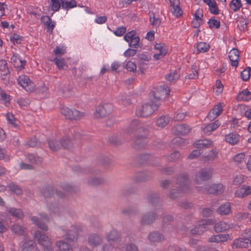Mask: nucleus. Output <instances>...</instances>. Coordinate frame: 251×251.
Here are the masks:
<instances>
[{"label":"nucleus","mask_w":251,"mask_h":251,"mask_svg":"<svg viewBox=\"0 0 251 251\" xmlns=\"http://www.w3.org/2000/svg\"><path fill=\"white\" fill-rule=\"evenodd\" d=\"M62 0H50V5L52 10L53 11H58L62 6Z\"/></svg>","instance_id":"3c124183"},{"label":"nucleus","mask_w":251,"mask_h":251,"mask_svg":"<svg viewBox=\"0 0 251 251\" xmlns=\"http://www.w3.org/2000/svg\"><path fill=\"white\" fill-rule=\"evenodd\" d=\"M233 226H234L232 224H228L224 221H220L215 224L214 230L217 232H221L231 229Z\"/></svg>","instance_id":"393cba45"},{"label":"nucleus","mask_w":251,"mask_h":251,"mask_svg":"<svg viewBox=\"0 0 251 251\" xmlns=\"http://www.w3.org/2000/svg\"><path fill=\"white\" fill-rule=\"evenodd\" d=\"M11 62L15 67L19 70H21L24 68L25 61L23 60L17 54H14L11 58Z\"/></svg>","instance_id":"a878e982"},{"label":"nucleus","mask_w":251,"mask_h":251,"mask_svg":"<svg viewBox=\"0 0 251 251\" xmlns=\"http://www.w3.org/2000/svg\"><path fill=\"white\" fill-rule=\"evenodd\" d=\"M11 229L13 232L18 235H23L25 232V228L18 224L13 225L11 226Z\"/></svg>","instance_id":"09e8293b"},{"label":"nucleus","mask_w":251,"mask_h":251,"mask_svg":"<svg viewBox=\"0 0 251 251\" xmlns=\"http://www.w3.org/2000/svg\"><path fill=\"white\" fill-rule=\"evenodd\" d=\"M218 151L216 149L211 150L208 154L203 157L202 160L204 162H211L218 157Z\"/></svg>","instance_id":"c85d7f7f"},{"label":"nucleus","mask_w":251,"mask_h":251,"mask_svg":"<svg viewBox=\"0 0 251 251\" xmlns=\"http://www.w3.org/2000/svg\"><path fill=\"white\" fill-rule=\"evenodd\" d=\"M148 175L144 172H141L137 174L135 176V180L137 182H142L148 179Z\"/></svg>","instance_id":"5fc2aeb1"},{"label":"nucleus","mask_w":251,"mask_h":251,"mask_svg":"<svg viewBox=\"0 0 251 251\" xmlns=\"http://www.w3.org/2000/svg\"><path fill=\"white\" fill-rule=\"evenodd\" d=\"M208 6L210 12L214 15H218L219 13V9L215 0H203Z\"/></svg>","instance_id":"cd10ccee"},{"label":"nucleus","mask_w":251,"mask_h":251,"mask_svg":"<svg viewBox=\"0 0 251 251\" xmlns=\"http://www.w3.org/2000/svg\"><path fill=\"white\" fill-rule=\"evenodd\" d=\"M212 175L211 169H202L196 175L195 181L197 184H201L202 181L210 179Z\"/></svg>","instance_id":"f8f14e48"},{"label":"nucleus","mask_w":251,"mask_h":251,"mask_svg":"<svg viewBox=\"0 0 251 251\" xmlns=\"http://www.w3.org/2000/svg\"><path fill=\"white\" fill-rule=\"evenodd\" d=\"M34 247L35 243L33 240H26L23 244L22 251H32Z\"/></svg>","instance_id":"ea45409f"},{"label":"nucleus","mask_w":251,"mask_h":251,"mask_svg":"<svg viewBox=\"0 0 251 251\" xmlns=\"http://www.w3.org/2000/svg\"><path fill=\"white\" fill-rule=\"evenodd\" d=\"M9 73L7 63L5 60H0V73L3 75H7Z\"/></svg>","instance_id":"49530a36"},{"label":"nucleus","mask_w":251,"mask_h":251,"mask_svg":"<svg viewBox=\"0 0 251 251\" xmlns=\"http://www.w3.org/2000/svg\"><path fill=\"white\" fill-rule=\"evenodd\" d=\"M113 111V106L111 103H105L99 105L94 113L96 118L100 119L108 116Z\"/></svg>","instance_id":"39448f33"},{"label":"nucleus","mask_w":251,"mask_h":251,"mask_svg":"<svg viewBox=\"0 0 251 251\" xmlns=\"http://www.w3.org/2000/svg\"><path fill=\"white\" fill-rule=\"evenodd\" d=\"M34 236L38 244L42 246L44 251H48L50 249L52 242L51 239L47 235L38 230L35 232Z\"/></svg>","instance_id":"0eeeda50"},{"label":"nucleus","mask_w":251,"mask_h":251,"mask_svg":"<svg viewBox=\"0 0 251 251\" xmlns=\"http://www.w3.org/2000/svg\"><path fill=\"white\" fill-rule=\"evenodd\" d=\"M190 131V128L187 125H177L174 126L172 128V132L176 134L185 135Z\"/></svg>","instance_id":"412c9836"},{"label":"nucleus","mask_w":251,"mask_h":251,"mask_svg":"<svg viewBox=\"0 0 251 251\" xmlns=\"http://www.w3.org/2000/svg\"><path fill=\"white\" fill-rule=\"evenodd\" d=\"M76 2L74 0L66 1L62 0V7L65 9H68L76 6Z\"/></svg>","instance_id":"864d4df0"},{"label":"nucleus","mask_w":251,"mask_h":251,"mask_svg":"<svg viewBox=\"0 0 251 251\" xmlns=\"http://www.w3.org/2000/svg\"><path fill=\"white\" fill-rule=\"evenodd\" d=\"M28 159L31 163L39 164L42 162V159L41 157L33 154H29L27 156Z\"/></svg>","instance_id":"13d9d810"},{"label":"nucleus","mask_w":251,"mask_h":251,"mask_svg":"<svg viewBox=\"0 0 251 251\" xmlns=\"http://www.w3.org/2000/svg\"><path fill=\"white\" fill-rule=\"evenodd\" d=\"M106 239L109 243H113L114 247L121 249L117 244L119 239V236L116 230H112L108 233L106 235Z\"/></svg>","instance_id":"4be33fe9"},{"label":"nucleus","mask_w":251,"mask_h":251,"mask_svg":"<svg viewBox=\"0 0 251 251\" xmlns=\"http://www.w3.org/2000/svg\"><path fill=\"white\" fill-rule=\"evenodd\" d=\"M52 61L55 63L59 69H65L68 67L64 58L56 57Z\"/></svg>","instance_id":"de8ad7c7"},{"label":"nucleus","mask_w":251,"mask_h":251,"mask_svg":"<svg viewBox=\"0 0 251 251\" xmlns=\"http://www.w3.org/2000/svg\"><path fill=\"white\" fill-rule=\"evenodd\" d=\"M170 89L168 86H161L156 91L152 92V96L155 101L160 102V100L163 97L169 96Z\"/></svg>","instance_id":"ddd939ff"},{"label":"nucleus","mask_w":251,"mask_h":251,"mask_svg":"<svg viewBox=\"0 0 251 251\" xmlns=\"http://www.w3.org/2000/svg\"><path fill=\"white\" fill-rule=\"evenodd\" d=\"M209 45L205 42H200L197 45V49L199 52H206L209 50Z\"/></svg>","instance_id":"603ef678"},{"label":"nucleus","mask_w":251,"mask_h":251,"mask_svg":"<svg viewBox=\"0 0 251 251\" xmlns=\"http://www.w3.org/2000/svg\"><path fill=\"white\" fill-rule=\"evenodd\" d=\"M187 112L183 109H180L177 112L174 116V119L176 121L183 120L186 116Z\"/></svg>","instance_id":"bf43d9fd"},{"label":"nucleus","mask_w":251,"mask_h":251,"mask_svg":"<svg viewBox=\"0 0 251 251\" xmlns=\"http://www.w3.org/2000/svg\"><path fill=\"white\" fill-rule=\"evenodd\" d=\"M104 180L101 177H92L88 180V184L91 186H95L102 184Z\"/></svg>","instance_id":"a18cd8bd"},{"label":"nucleus","mask_w":251,"mask_h":251,"mask_svg":"<svg viewBox=\"0 0 251 251\" xmlns=\"http://www.w3.org/2000/svg\"><path fill=\"white\" fill-rule=\"evenodd\" d=\"M240 136L236 133H230L225 137V140L229 144L234 145L238 143Z\"/></svg>","instance_id":"7c9ffc66"},{"label":"nucleus","mask_w":251,"mask_h":251,"mask_svg":"<svg viewBox=\"0 0 251 251\" xmlns=\"http://www.w3.org/2000/svg\"><path fill=\"white\" fill-rule=\"evenodd\" d=\"M10 40L14 44H19L22 40V38L20 35L17 34H13L10 36Z\"/></svg>","instance_id":"774afa93"},{"label":"nucleus","mask_w":251,"mask_h":251,"mask_svg":"<svg viewBox=\"0 0 251 251\" xmlns=\"http://www.w3.org/2000/svg\"><path fill=\"white\" fill-rule=\"evenodd\" d=\"M220 126V123L219 121H216L213 123L209 124L206 126L203 129V132L209 135L212 131L215 130Z\"/></svg>","instance_id":"72a5a7b5"},{"label":"nucleus","mask_w":251,"mask_h":251,"mask_svg":"<svg viewBox=\"0 0 251 251\" xmlns=\"http://www.w3.org/2000/svg\"><path fill=\"white\" fill-rule=\"evenodd\" d=\"M87 243L92 248H95L101 244L102 239L96 234H92L88 236Z\"/></svg>","instance_id":"a211bd4d"},{"label":"nucleus","mask_w":251,"mask_h":251,"mask_svg":"<svg viewBox=\"0 0 251 251\" xmlns=\"http://www.w3.org/2000/svg\"><path fill=\"white\" fill-rule=\"evenodd\" d=\"M217 213L221 215H229L231 212V206L229 202L221 205L217 209Z\"/></svg>","instance_id":"2f4dec72"},{"label":"nucleus","mask_w":251,"mask_h":251,"mask_svg":"<svg viewBox=\"0 0 251 251\" xmlns=\"http://www.w3.org/2000/svg\"><path fill=\"white\" fill-rule=\"evenodd\" d=\"M237 99L239 101H249L251 99V93L248 89H244L238 94Z\"/></svg>","instance_id":"f704fd0d"},{"label":"nucleus","mask_w":251,"mask_h":251,"mask_svg":"<svg viewBox=\"0 0 251 251\" xmlns=\"http://www.w3.org/2000/svg\"><path fill=\"white\" fill-rule=\"evenodd\" d=\"M160 104V102L152 99L149 102L139 106L136 111V114L139 117H148L158 109Z\"/></svg>","instance_id":"7ed1b4c3"},{"label":"nucleus","mask_w":251,"mask_h":251,"mask_svg":"<svg viewBox=\"0 0 251 251\" xmlns=\"http://www.w3.org/2000/svg\"><path fill=\"white\" fill-rule=\"evenodd\" d=\"M228 57L232 66L237 67L239 59V52L235 48L232 49L229 52Z\"/></svg>","instance_id":"6ab92c4d"},{"label":"nucleus","mask_w":251,"mask_h":251,"mask_svg":"<svg viewBox=\"0 0 251 251\" xmlns=\"http://www.w3.org/2000/svg\"><path fill=\"white\" fill-rule=\"evenodd\" d=\"M148 239L151 242H159L164 240V237L158 232H152L148 235Z\"/></svg>","instance_id":"473e14b6"},{"label":"nucleus","mask_w":251,"mask_h":251,"mask_svg":"<svg viewBox=\"0 0 251 251\" xmlns=\"http://www.w3.org/2000/svg\"><path fill=\"white\" fill-rule=\"evenodd\" d=\"M10 190L16 194L17 195H20L22 193V189L18 185L14 183H11L8 185Z\"/></svg>","instance_id":"052dcab7"},{"label":"nucleus","mask_w":251,"mask_h":251,"mask_svg":"<svg viewBox=\"0 0 251 251\" xmlns=\"http://www.w3.org/2000/svg\"><path fill=\"white\" fill-rule=\"evenodd\" d=\"M248 22L244 19L237 21V25L240 30H244L247 26Z\"/></svg>","instance_id":"338daca9"},{"label":"nucleus","mask_w":251,"mask_h":251,"mask_svg":"<svg viewBox=\"0 0 251 251\" xmlns=\"http://www.w3.org/2000/svg\"><path fill=\"white\" fill-rule=\"evenodd\" d=\"M171 10L172 14L178 17L182 14V11L179 6V0H170Z\"/></svg>","instance_id":"aec40b11"},{"label":"nucleus","mask_w":251,"mask_h":251,"mask_svg":"<svg viewBox=\"0 0 251 251\" xmlns=\"http://www.w3.org/2000/svg\"><path fill=\"white\" fill-rule=\"evenodd\" d=\"M125 68L129 72H134L136 70L137 66L136 64L131 61H128L126 66Z\"/></svg>","instance_id":"e2e57ef3"},{"label":"nucleus","mask_w":251,"mask_h":251,"mask_svg":"<svg viewBox=\"0 0 251 251\" xmlns=\"http://www.w3.org/2000/svg\"><path fill=\"white\" fill-rule=\"evenodd\" d=\"M39 215L40 218L36 216H33L31 217V220L39 228L43 230L47 231L48 229V226L45 223H43V221L47 222H49V217L46 214L42 213Z\"/></svg>","instance_id":"9b49d317"},{"label":"nucleus","mask_w":251,"mask_h":251,"mask_svg":"<svg viewBox=\"0 0 251 251\" xmlns=\"http://www.w3.org/2000/svg\"><path fill=\"white\" fill-rule=\"evenodd\" d=\"M213 144V142L207 140H199L195 144V147L198 149L207 148L211 147Z\"/></svg>","instance_id":"c756f323"},{"label":"nucleus","mask_w":251,"mask_h":251,"mask_svg":"<svg viewBox=\"0 0 251 251\" xmlns=\"http://www.w3.org/2000/svg\"><path fill=\"white\" fill-rule=\"evenodd\" d=\"M150 22L152 25L158 27L161 23V20L158 17L155 16V15L152 13V15H150Z\"/></svg>","instance_id":"6e6d98bb"},{"label":"nucleus","mask_w":251,"mask_h":251,"mask_svg":"<svg viewBox=\"0 0 251 251\" xmlns=\"http://www.w3.org/2000/svg\"><path fill=\"white\" fill-rule=\"evenodd\" d=\"M245 157V154L244 153H240L235 155L233 160L238 164H241L244 161Z\"/></svg>","instance_id":"0e129e2a"},{"label":"nucleus","mask_w":251,"mask_h":251,"mask_svg":"<svg viewBox=\"0 0 251 251\" xmlns=\"http://www.w3.org/2000/svg\"><path fill=\"white\" fill-rule=\"evenodd\" d=\"M156 215L153 212H147L141 217L140 223L142 225H148L153 223L156 219Z\"/></svg>","instance_id":"2eb2a0df"},{"label":"nucleus","mask_w":251,"mask_h":251,"mask_svg":"<svg viewBox=\"0 0 251 251\" xmlns=\"http://www.w3.org/2000/svg\"><path fill=\"white\" fill-rule=\"evenodd\" d=\"M126 132L127 133L133 134L135 138V143L138 146L137 148H142L145 145L148 130L138 121H132Z\"/></svg>","instance_id":"f257e3e1"},{"label":"nucleus","mask_w":251,"mask_h":251,"mask_svg":"<svg viewBox=\"0 0 251 251\" xmlns=\"http://www.w3.org/2000/svg\"><path fill=\"white\" fill-rule=\"evenodd\" d=\"M229 239H230V237L228 234H220L212 236L210 238H209L208 241L211 243H219L220 242L227 241Z\"/></svg>","instance_id":"bb28decb"},{"label":"nucleus","mask_w":251,"mask_h":251,"mask_svg":"<svg viewBox=\"0 0 251 251\" xmlns=\"http://www.w3.org/2000/svg\"><path fill=\"white\" fill-rule=\"evenodd\" d=\"M199 191L203 193L221 194L223 192V185L221 184H214L205 185L204 186L199 187Z\"/></svg>","instance_id":"6e6552de"},{"label":"nucleus","mask_w":251,"mask_h":251,"mask_svg":"<svg viewBox=\"0 0 251 251\" xmlns=\"http://www.w3.org/2000/svg\"><path fill=\"white\" fill-rule=\"evenodd\" d=\"M156 123L158 126L163 127L169 123V118L167 116H162L156 120Z\"/></svg>","instance_id":"79ce46f5"},{"label":"nucleus","mask_w":251,"mask_h":251,"mask_svg":"<svg viewBox=\"0 0 251 251\" xmlns=\"http://www.w3.org/2000/svg\"><path fill=\"white\" fill-rule=\"evenodd\" d=\"M223 111V106L221 103L216 105L209 112L207 118L210 120H213L219 116Z\"/></svg>","instance_id":"b1692460"},{"label":"nucleus","mask_w":251,"mask_h":251,"mask_svg":"<svg viewBox=\"0 0 251 251\" xmlns=\"http://www.w3.org/2000/svg\"><path fill=\"white\" fill-rule=\"evenodd\" d=\"M56 246L59 251H73L72 246L63 240L57 241Z\"/></svg>","instance_id":"c9c22d12"},{"label":"nucleus","mask_w":251,"mask_h":251,"mask_svg":"<svg viewBox=\"0 0 251 251\" xmlns=\"http://www.w3.org/2000/svg\"><path fill=\"white\" fill-rule=\"evenodd\" d=\"M213 222L211 220L201 221L200 224L195 228L191 230L192 234L201 235L207 230V226L212 225Z\"/></svg>","instance_id":"4468645a"},{"label":"nucleus","mask_w":251,"mask_h":251,"mask_svg":"<svg viewBox=\"0 0 251 251\" xmlns=\"http://www.w3.org/2000/svg\"><path fill=\"white\" fill-rule=\"evenodd\" d=\"M8 211L12 216L19 219L23 218L24 216L23 211L20 209L11 207L8 209Z\"/></svg>","instance_id":"a19ab883"},{"label":"nucleus","mask_w":251,"mask_h":251,"mask_svg":"<svg viewBox=\"0 0 251 251\" xmlns=\"http://www.w3.org/2000/svg\"><path fill=\"white\" fill-rule=\"evenodd\" d=\"M242 4L241 0H232L229 3V7L234 12L239 10L242 7Z\"/></svg>","instance_id":"37998d69"},{"label":"nucleus","mask_w":251,"mask_h":251,"mask_svg":"<svg viewBox=\"0 0 251 251\" xmlns=\"http://www.w3.org/2000/svg\"><path fill=\"white\" fill-rule=\"evenodd\" d=\"M61 231L66 233L64 235V237L66 239L69 241H74L77 239L78 234L82 231V228L76 226H72L71 228L67 231H65L63 228L61 229Z\"/></svg>","instance_id":"9d476101"},{"label":"nucleus","mask_w":251,"mask_h":251,"mask_svg":"<svg viewBox=\"0 0 251 251\" xmlns=\"http://www.w3.org/2000/svg\"><path fill=\"white\" fill-rule=\"evenodd\" d=\"M42 21L47 26L49 31H52L55 26V23L52 21L49 16H44L42 18Z\"/></svg>","instance_id":"4c0bfd02"},{"label":"nucleus","mask_w":251,"mask_h":251,"mask_svg":"<svg viewBox=\"0 0 251 251\" xmlns=\"http://www.w3.org/2000/svg\"><path fill=\"white\" fill-rule=\"evenodd\" d=\"M6 117L7 120L10 124H11L14 127L17 126V124H16V120L12 113H7Z\"/></svg>","instance_id":"69168bd1"},{"label":"nucleus","mask_w":251,"mask_h":251,"mask_svg":"<svg viewBox=\"0 0 251 251\" xmlns=\"http://www.w3.org/2000/svg\"><path fill=\"white\" fill-rule=\"evenodd\" d=\"M54 190L53 186H48L43 188L41 192L44 197L50 198L53 195Z\"/></svg>","instance_id":"58836bf2"},{"label":"nucleus","mask_w":251,"mask_h":251,"mask_svg":"<svg viewBox=\"0 0 251 251\" xmlns=\"http://www.w3.org/2000/svg\"><path fill=\"white\" fill-rule=\"evenodd\" d=\"M251 194V187L247 185H243L238 187L235 195L238 198H243Z\"/></svg>","instance_id":"5701e85b"},{"label":"nucleus","mask_w":251,"mask_h":251,"mask_svg":"<svg viewBox=\"0 0 251 251\" xmlns=\"http://www.w3.org/2000/svg\"><path fill=\"white\" fill-rule=\"evenodd\" d=\"M208 24L211 29H218L220 26V22L215 17L211 18L208 22Z\"/></svg>","instance_id":"8fccbe9b"},{"label":"nucleus","mask_w":251,"mask_h":251,"mask_svg":"<svg viewBox=\"0 0 251 251\" xmlns=\"http://www.w3.org/2000/svg\"><path fill=\"white\" fill-rule=\"evenodd\" d=\"M251 74V68L248 67L241 73V77L244 81H247L250 77Z\"/></svg>","instance_id":"4d7b16f0"},{"label":"nucleus","mask_w":251,"mask_h":251,"mask_svg":"<svg viewBox=\"0 0 251 251\" xmlns=\"http://www.w3.org/2000/svg\"><path fill=\"white\" fill-rule=\"evenodd\" d=\"M136 32L135 30L130 31L125 35L124 39L128 43L132 40V39L137 37Z\"/></svg>","instance_id":"680f3d73"},{"label":"nucleus","mask_w":251,"mask_h":251,"mask_svg":"<svg viewBox=\"0 0 251 251\" xmlns=\"http://www.w3.org/2000/svg\"><path fill=\"white\" fill-rule=\"evenodd\" d=\"M190 181L186 175L178 176L175 188L171 190L169 197L171 199L176 198L184 193H187L189 190Z\"/></svg>","instance_id":"f03ea898"},{"label":"nucleus","mask_w":251,"mask_h":251,"mask_svg":"<svg viewBox=\"0 0 251 251\" xmlns=\"http://www.w3.org/2000/svg\"><path fill=\"white\" fill-rule=\"evenodd\" d=\"M61 113L66 118L71 120H79L84 116V113L76 109H71L67 107H62L60 109Z\"/></svg>","instance_id":"423d86ee"},{"label":"nucleus","mask_w":251,"mask_h":251,"mask_svg":"<svg viewBox=\"0 0 251 251\" xmlns=\"http://www.w3.org/2000/svg\"><path fill=\"white\" fill-rule=\"evenodd\" d=\"M179 77V74L176 71L171 72L166 76V79L171 83H174Z\"/></svg>","instance_id":"c03bdc74"},{"label":"nucleus","mask_w":251,"mask_h":251,"mask_svg":"<svg viewBox=\"0 0 251 251\" xmlns=\"http://www.w3.org/2000/svg\"><path fill=\"white\" fill-rule=\"evenodd\" d=\"M18 82L25 91L31 92L34 91L35 85L28 76L23 75L19 76Z\"/></svg>","instance_id":"1a4fd4ad"},{"label":"nucleus","mask_w":251,"mask_h":251,"mask_svg":"<svg viewBox=\"0 0 251 251\" xmlns=\"http://www.w3.org/2000/svg\"><path fill=\"white\" fill-rule=\"evenodd\" d=\"M154 49L156 52L154 54L153 57L158 60L163 57L167 53L166 46L163 43H157L154 46Z\"/></svg>","instance_id":"dca6fc26"},{"label":"nucleus","mask_w":251,"mask_h":251,"mask_svg":"<svg viewBox=\"0 0 251 251\" xmlns=\"http://www.w3.org/2000/svg\"><path fill=\"white\" fill-rule=\"evenodd\" d=\"M66 140L67 142L66 144L60 142L59 139H51L48 142L49 148L52 151H56L62 148L64 149L71 148L73 146L71 140L68 136L63 137L61 141Z\"/></svg>","instance_id":"20e7f679"},{"label":"nucleus","mask_w":251,"mask_h":251,"mask_svg":"<svg viewBox=\"0 0 251 251\" xmlns=\"http://www.w3.org/2000/svg\"><path fill=\"white\" fill-rule=\"evenodd\" d=\"M0 101L6 106L10 104V96L0 87Z\"/></svg>","instance_id":"e433bc0d"},{"label":"nucleus","mask_w":251,"mask_h":251,"mask_svg":"<svg viewBox=\"0 0 251 251\" xmlns=\"http://www.w3.org/2000/svg\"><path fill=\"white\" fill-rule=\"evenodd\" d=\"M251 245V241L249 239H245V238H239L235 239L232 244L233 249L241 248H247Z\"/></svg>","instance_id":"f3484780"}]
</instances>
